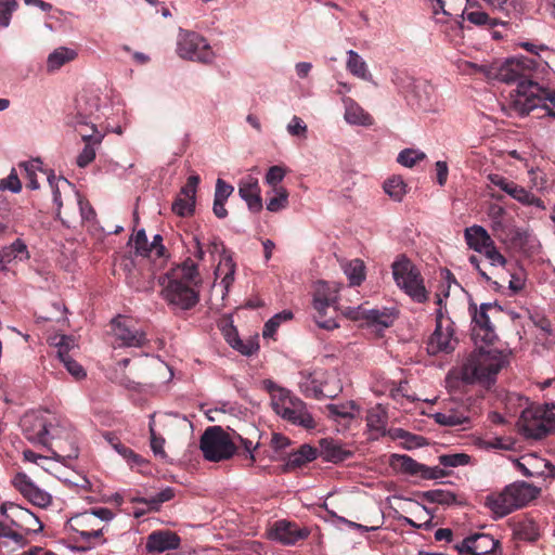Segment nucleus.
I'll return each instance as SVG.
<instances>
[{"instance_id": "1", "label": "nucleus", "mask_w": 555, "mask_h": 555, "mask_svg": "<svg viewBox=\"0 0 555 555\" xmlns=\"http://www.w3.org/2000/svg\"><path fill=\"white\" fill-rule=\"evenodd\" d=\"M199 283L197 263L191 258H186L160 280L165 300L173 309L179 310H190L197 305L199 291L196 286Z\"/></svg>"}, {"instance_id": "2", "label": "nucleus", "mask_w": 555, "mask_h": 555, "mask_svg": "<svg viewBox=\"0 0 555 555\" xmlns=\"http://www.w3.org/2000/svg\"><path fill=\"white\" fill-rule=\"evenodd\" d=\"M519 94L512 102V112L525 116L534 109L543 111L542 116L555 118V90L543 88L538 82L519 86Z\"/></svg>"}, {"instance_id": "3", "label": "nucleus", "mask_w": 555, "mask_h": 555, "mask_svg": "<svg viewBox=\"0 0 555 555\" xmlns=\"http://www.w3.org/2000/svg\"><path fill=\"white\" fill-rule=\"evenodd\" d=\"M505 364V356L496 349L482 347L474 350L463 364V375L468 380L490 382Z\"/></svg>"}, {"instance_id": "4", "label": "nucleus", "mask_w": 555, "mask_h": 555, "mask_svg": "<svg viewBox=\"0 0 555 555\" xmlns=\"http://www.w3.org/2000/svg\"><path fill=\"white\" fill-rule=\"evenodd\" d=\"M537 68V62L533 59L520 56L505 60L496 67H492L490 75L505 83H516V89L509 93L507 102L508 109L512 112V102L520 93L519 86L527 82H535L533 75Z\"/></svg>"}, {"instance_id": "5", "label": "nucleus", "mask_w": 555, "mask_h": 555, "mask_svg": "<svg viewBox=\"0 0 555 555\" xmlns=\"http://www.w3.org/2000/svg\"><path fill=\"white\" fill-rule=\"evenodd\" d=\"M396 284L414 301L423 304L428 299L424 280L417 268L406 257L401 256L391 266Z\"/></svg>"}, {"instance_id": "6", "label": "nucleus", "mask_w": 555, "mask_h": 555, "mask_svg": "<svg viewBox=\"0 0 555 555\" xmlns=\"http://www.w3.org/2000/svg\"><path fill=\"white\" fill-rule=\"evenodd\" d=\"M468 310L472 315V338L475 344L492 345L498 339L492 320L502 313V308L491 302L481 304L480 307L469 304Z\"/></svg>"}, {"instance_id": "7", "label": "nucleus", "mask_w": 555, "mask_h": 555, "mask_svg": "<svg viewBox=\"0 0 555 555\" xmlns=\"http://www.w3.org/2000/svg\"><path fill=\"white\" fill-rule=\"evenodd\" d=\"M272 408L276 414L294 425L307 429L315 427V422L307 411L306 403L285 389H279V393L272 397Z\"/></svg>"}, {"instance_id": "8", "label": "nucleus", "mask_w": 555, "mask_h": 555, "mask_svg": "<svg viewBox=\"0 0 555 555\" xmlns=\"http://www.w3.org/2000/svg\"><path fill=\"white\" fill-rule=\"evenodd\" d=\"M199 448L204 457L210 462L229 460L237 450L232 437L220 426H211L204 431Z\"/></svg>"}, {"instance_id": "9", "label": "nucleus", "mask_w": 555, "mask_h": 555, "mask_svg": "<svg viewBox=\"0 0 555 555\" xmlns=\"http://www.w3.org/2000/svg\"><path fill=\"white\" fill-rule=\"evenodd\" d=\"M336 302L337 292L325 282L319 283L313 296L314 320L319 327L331 331L339 326Z\"/></svg>"}, {"instance_id": "10", "label": "nucleus", "mask_w": 555, "mask_h": 555, "mask_svg": "<svg viewBox=\"0 0 555 555\" xmlns=\"http://www.w3.org/2000/svg\"><path fill=\"white\" fill-rule=\"evenodd\" d=\"M519 425L527 438L542 439L555 430V418L541 408L527 409L521 413Z\"/></svg>"}, {"instance_id": "11", "label": "nucleus", "mask_w": 555, "mask_h": 555, "mask_svg": "<svg viewBox=\"0 0 555 555\" xmlns=\"http://www.w3.org/2000/svg\"><path fill=\"white\" fill-rule=\"evenodd\" d=\"M112 332L115 343L119 347L141 348L147 344L145 332L137 321L131 318L119 315L112 322Z\"/></svg>"}, {"instance_id": "12", "label": "nucleus", "mask_w": 555, "mask_h": 555, "mask_svg": "<svg viewBox=\"0 0 555 555\" xmlns=\"http://www.w3.org/2000/svg\"><path fill=\"white\" fill-rule=\"evenodd\" d=\"M177 52L182 59L201 63H209L214 59V52L206 39L194 31H186L180 36Z\"/></svg>"}, {"instance_id": "13", "label": "nucleus", "mask_w": 555, "mask_h": 555, "mask_svg": "<svg viewBox=\"0 0 555 555\" xmlns=\"http://www.w3.org/2000/svg\"><path fill=\"white\" fill-rule=\"evenodd\" d=\"M442 317V311L439 309L436 315V328L427 340L426 349L429 354L449 353L455 349L457 344V340L454 338L453 323L449 321L443 326Z\"/></svg>"}, {"instance_id": "14", "label": "nucleus", "mask_w": 555, "mask_h": 555, "mask_svg": "<svg viewBox=\"0 0 555 555\" xmlns=\"http://www.w3.org/2000/svg\"><path fill=\"white\" fill-rule=\"evenodd\" d=\"M500 541L487 533H475L454 545L459 555H501Z\"/></svg>"}, {"instance_id": "15", "label": "nucleus", "mask_w": 555, "mask_h": 555, "mask_svg": "<svg viewBox=\"0 0 555 555\" xmlns=\"http://www.w3.org/2000/svg\"><path fill=\"white\" fill-rule=\"evenodd\" d=\"M21 427L26 439L34 443L49 446L54 438L50 431V423L36 413L25 414L21 420Z\"/></svg>"}, {"instance_id": "16", "label": "nucleus", "mask_w": 555, "mask_h": 555, "mask_svg": "<svg viewBox=\"0 0 555 555\" xmlns=\"http://www.w3.org/2000/svg\"><path fill=\"white\" fill-rule=\"evenodd\" d=\"M12 483L26 500L38 507H47L52 502V496L37 487L25 473H17Z\"/></svg>"}, {"instance_id": "17", "label": "nucleus", "mask_w": 555, "mask_h": 555, "mask_svg": "<svg viewBox=\"0 0 555 555\" xmlns=\"http://www.w3.org/2000/svg\"><path fill=\"white\" fill-rule=\"evenodd\" d=\"M310 531L307 528H300L297 524L279 520L269 531V538L284 545H294L298 541L307 539Z\"/></svg>"}, {"instance_id": "18", "label": "nucleus", "mask_w": 555, "mask_h": 555, "mask_svg": "<svg viewBox=\"0 0 555 555\" xmlns=\"http://www.w3.org/2000/svg\"><path fill=\"white\" fill-rule=\"evenodd\" d=\"M55 455L63 459H77L79 449L68 424L55 420Z\"/></svg>"}, {"instance_id": "19", "label": "nucleus", "mask_w": 555, "mask_h": 555, "mask_svg": "<svg viewBox=\"0 0 555 555\" xmlns=\"http://www.w3.org/2000/svg\"><path fill=\"white\" fill-rule=\"evenodd\" d=\"M435 422L441 426H461L470 421L468 408L459 402H450L441 411L433 414Z\"/></svg>"}, {"instance_id": "20", "label": "nucleus", "mask_w": 555, "mask_h": 555, "mask_svg": "<svg viewBox=\"0 0 555 555\" xmlns=\"http://www.w3.org/2000/svg\"><path fill=\"white\" fill-rule=\"evenodd\" d=\"M181 544L180 537L170 530H155L146 538L145 550L150 554L177 550Z\"/></svg>"}, {"instance_id": "21", "label": "nucleus", "mask_w": 555, "mask_h": 555, "mask_svg": "<svg viewBox=\"0 0 555 555\" xmlns=\"http://www.w3.org/2000/svg\"><path fill=\"white\" fill-rule=\"evenodd\" d=\"M238 194L246 202L250 211H261L262 199L260 196V186L257 178L247 176L241 179L238 183Z\"/></svg>"}, {"instance_id": "22", "label": "nucleus", "mask_w": 555, "mask_h": 555, "mask_svg": "<svg viewBox=\"0 0 555 555\" xmlns=\"http://www.w3.org/2000/svg\"><path fill=\"white\" fill-rule=\"evenodd\" d=\"M92 514L88 511L80 513L72 518V528L79 533L82 540L99 539L103 535V527H98Z\"/></svg>"}, {"instance_id": "23", "label": "nucleus", "mask_w": 555, "mask_h": 555, "mask_svg": "<svg viewBox=\"0 0 555 555\" xmlns=\"http://www.w3.org/2000/svg\"><path fill=\"white\" fill-rule=\"evenodd\" d=\"M99 102L100 99L94 94L87 92L80 93L75 100L76 115L74 118L76 119V124L88 126V119H91L99 111Z\"/></svg>"}, {"instance_id": "24", "label": "nucleus", "mask_w": 555, "mask_h": 555, "mask_svg": "<svg viewBox=\"0 0 555 555\" xmlns=\"http://www.w3.org/2000/svg\"><path fill=\"white\" fill-rule=\"evenodd\" d=\"M461 17L477 26H486L493 28L500 22L496 18H491L488 13L480 10L477 0H464L462 7Z\"/></svg>"}, {"instance_id": "25", "label": "nucleus", "mask_w": 555, "mask_h": 555, "mask_svg": "<svg viewBox=\"0 0 555 555\" xmlns=\"http://www.w3.org/2000/svg\"><path fill=\"white\" fill-rule=\"evenodd\" d=\"M505 488L516 509L537 499L540 493V489L525 481L514 482Z\"/></svg>"}, {"instance_id": "26", "label": "nucleus", "mask_w": 555, "mask_h": 555, "mask_svg": "<svg viewBox=\"0 0 555 555\" xmlns=\"http://www.w3.org/2000/svg\"><path fill=\"white\" fill-rule=\"evenodd\" d=\"M345 107V120L350 125L371 126L373 125V117L365 112L353 99L343 98Z\"/></svg>"}, {"instance_id": "27", "label": "nucleus", "mask_w": 555, "mask_h": 555, "mask_svg": "<svg viewBox=\"0 0 555 555\" xmlns=\"http://www.w3.org/2000/svg\"><path fill=\"white\" fill-rule=\"evenodd\" d=\"M347 315L351 319L364 318L370 324H378L384 327H389L393 322V314L387 309L378 310H361L358 308L357 310L349 309Z\"/></svg>"}, {"instance_id": "28", "label": "nucleus", "mask_w": 555, "mask_h": 555, "mask_svg": "<svg viewBox=\"0 0 555 555\" xmlns=\"http://www.w3.org/2000/svg\"><path fill=\"white\" fill-rule=\"evenodd\" d=\"M464 236L469 248L478 253H482L491 244H493V240L489 233L480 225H473L467 228L465 230Z\"/></svg>"}, {"instance_id": "29", "label": "nucleus", "mask_w": 555, "mask_h": 555, "mask_svg": "<svg viewBox=\"0 0 555 555\" xmlns=\"http://www.w3.org/2000/svg\"><path fill=\"white\" fill-rule=\"evenodd\" d=\"M321 455L327 462L340 463L351 457L352 452L345 449L343 444L333 439H322L320 441Z\"/></svg>"}, {"instance_id": "30", "label": "nucleus", "mask_w": 555, "mask_h": 555, "mask_svg": "<svg viewBox=\"0 0 555 555\" xmlns=\"http://www.w3.org/2000/svg\"><path fill=\"white\" fill-rule=\"evenodd\" d=\"M486 505L498 516L504 517L515 511V504L511 500L506 488L500 492L487 496Z\"/></svg>"}, {"instance_id": "31", "label": "nucleus", "mask_w": 555, "mask_h": 555, "mask_svg": "<svg viewBox=\"0 0 555 555\" xmlns=\"http://www.w3.org/2000/svg\"><path fill=\"white\" fill-rule=\"evenodd\" d=\"M390 466L397 472L420 477L422 472L427 470L424 464L416 462L405 454H392L390 457Z\"/></svg>"}, {"instance_id": "32", "label": "nucleus", "mask_w": 555, "mask_h": 555, "mask_svg": "<svg viewBox=\"0 0 555 555\" xmlns=\"http://www.w3.org/2000/svg\"><path fill=\"white\" fill-rule=\"evenodd\" d=\"M527 462L535 463L534 469H528L525 463H518V470L526 477L544 476L554 479L555 478V466L545 460L537 456H530Z\"/></svg>"}, {"instance_id": "33", "label": "nucleus", "mask_w": 555, "mask_h": 555, "mask_svg": "<svg viewBox=\"0 0 555 555\" xmlns=\"http://www.w3.org/2000/svg\"><path fill=\"white\" fill-rule=\"evenodd\" d=\"M514 534L518 540L535 542L541 533L539 525L532 518L519 520L514 528Z\"/></svg>"}, {"instance_id": "34", "label": "nucleus", "mask_w": 555, "mask_h": 555, "mask_svg": "<svg viewBox=\"0 0 555 555\" xmlns=\"http://www.w3.org/2000/svg\"><path fill=\"white\" fill-rule=\"evenodd\" d=\"M76 56V51L65 47H60L49 54L47 60V70L49 73L56 72L66 63L74 61Z\"/></svg>"}, {"instance_id": "35", "label": "nucleus", "mask_w": 555, "mask_h": 555, "mask_svg": "<svg viewBox=\"0 0 555 555\" xmlns=\"http://www.w3.org/2000/svg\"><path fill=\"white\" fill-rule=\"evenodd\" d=\"M433 14L437 16L442 13L444 16L461 17L464 0H429Z\"/></svg>"}, {"instance_id": "36", "label": "nucleus", "mask_w": 555, "mask_h": 555, "mask_svg": "<svg viewBox=\"0 0 555 555\" xmlns=\"http://www.w3.org/2000/svg\"><path fill=\"white\" fill-rule=\"evenodd\" d=\"M66 337H62L60 341V348L57 351V356L60 360L63 362L64 366L67 369V371L77 379L82 378L86 376V372L83 367L74 359L70 358V356L67 352V349L65 348L67 345H65Z\"/></svg>"}, {"instance_id": "37", "label": "nucleus", "mask_w": 555, "mask_h": 555, "mask_svg": "<svg viewBox=\"0 0 555 555\" xmlns=\"http://www.w3.org/2000/svg\"><path fill=\"white\" fill-rule=\"evenodd\" d=\"M0 255L7 263H11L13 260L22 261L29 259L27 246L21 238L15 240L10 246L2 248Z\"/></svg>"}, {"instance_id": "38", "label": "nucleus", "mask_w": 555, "mask_h": 555, "mask_svg": "<svg viewBox=\"0 0 555 555\" xmlns=\"http://www.w3.org/2000/svg\"><path fill=\"white\" fill-rule=\"evenodd\" d=\"M317 457V449L309 444H302L297 451L288 456L287 466L296 468L313 461Z\"/></svg>"}, {"instance_id": "39", "label": "nucleus", "mask_w": 555, "mask_h": 555, "mask_svg": "<svg viewBox=\"0 0 555 555\" xmlns=\"http://www.w3.org/2000/svg\"><path fill=\"white\" fill-rule=\"evenodd\" d=\"M506 194H508L514 199L518 201L524 205H532L540 207L542 201L535 197L532 193L527 191L525 188L518 185L514 181H512L511 186L508 188Z\"/></svg>"}, {"instance_id": "40", "label": "nucleus", "mask_w": 555, "mask_h": 555, "mask_svg": "<svg viewBox=\"0 0 555 555\" xmlns=\"http://www.w3.org/2000/svg\"><path fill=\"white\" fill-rule=\"evenodd\" d=\"M175 495H176L175 489L167 487L164 490H162L160 492H158L156 495H154L150 499H145V498L133 499V502L146 504L150 511L157 512L163 503L172 500L175 498Z\"/></svg>"}, {"instance_id": "41", "label": "nucleus", "mask_w": 555, "mask_h": 555, "mask_svg": "<svg viewBox=\"0 0 555 555\" xmlns=\"http://www.w3.org/2000/svg\"><path fill=\"white\" fill-rule=\"evenodd\" d=\"M384 191L396 202L406 194V184L400 176H392L384 182Z\"/></svg>"}, {"instance_id": "42", "label": "nucleus", "mask_w": 555, "mask_h": 555, "mask_svg": "<svg viewBox=\"0 0 555 555\" xmlns=\"http://www.w3.org/2000/svg\"><path fill=\"white\" fill-rule=\"evenodd\" d=\"M268 194H272L269 197L267 203V209L271 212H278L280 210L285 209L288 206V196L289 193L285 188H279L268 192Z\"/></svg>"}, {"instance_id": "43", "label": "nucleus", "mask_w": 555, "mask_h": 555, "mask_svg": "<svg viewBox=\"0 0 555 555\" xmlns=\"http://www.w3.org/2000/svg\"><path fill=\"white\" fill-rule=\"evenodd\" d=\"M422 498L428 503H436L441 505H451L455 503L456 496L453 492L435 489L423 492Z\"/></svg>"}, {"instance_id": "44", "label": "nucleus", "mask_w": 555, "mask_h": 555, "mask_svg": "<svg viewBox=\"0 0 555 555\" xmlns=\"http://www.w3.org/2000/svg\"><path fill=\"white\" fill-rule=\"evenodd\" d=\"M365 266L361 259H353L345 267V273L351 285H360L365 279Z\"/></svg>"}, {"instance_id": "45", "label": "nucleus", "mask_w": 555, "mask_h": 555, "mask_svg": "<svg viewBox=\"0 0 555 555\" xmlns=\"http://www.w3.org/2000/svg\"><path fill=\"white\" fill-rule=\"evenodd\" d=\"M347 68L352 75L362 79L366 78V63L353 50L348 51Z\"/></svg>"}, {"instance_id": "46", "label": "nucleus", "mask_w": 555, "mask_h": 555, "mask_svg": "<svg viewBox=\"0 0 555 555\" xmlns=\"http://www.w3.org/2000/svg\"><path fill=\"white\" fill-rule=\"evenodd\" d=\"M76 122V119L74 120ZM77 131L81 135L85 143L100 144L102 135L98 132L95 125L91 119H88V126L75 124Z\"/></svg>"}, {"instance_id": "47", "label": "nucleus", "mask_w": 555, "mask_h": 555, "mask_svg": "<svg viewBox=\"0 0 555 555\" xmlns=\"http://www.w3.org/2000/svg\"><path fill=\"white\" fill-rule=\"evenodd\" d=\"M366 423L370 429L383 433L385 430L387 417L379 408H374L367 412Z\"/></svg>"}, {"instance_id": "48", "label": "nucleus", "mask_w": 555, "mask_h": 555, "mask_svg": "<svg viewBox=\"0 0 555 555\" xmlns=\"http://www.w3.org/2000/svg\"><path fill=\"white\" fill-rule=\"evenodd\" d=\"M195 209V201L179 194L172 204V211L180 217L190 216Z\"/></svg>"}, {"instance_id": "49", "label": "nucleus", "mask_w": 555, "mask_h": 555, "mask_svg": "<svg viewBox=\"0 0 555 555\" xmlns=\"http://www.w3.org/2000/svg\"><path fill=\"white\" fill-rule=\"evenodd\" d=\"M356 409L354 403H350L349 405H336L330 404L327 405L328 414L331 417H334L336 421L345 420L350 421L356 417L353 410Z\"/></svg>"}, {"instance_id": "50", "label": "nucleus", "mask_w": 555, "mask_h": 555, "mask_svg": "<svg viewBox=\"0 0 555 555\" xmlns=\"http://www.w3.org/2000/svg\"><path fill=\"white\" fill-rule=\"evenodd\" d=\"M426 155L423 152H418L412 149H405L401 151L397 157V162L404 167L412 168L418 162L423 160Z\"/></svg>"}, {"instance_id": "51", "label": "nucleus", "mask_w": 555, "mask_h": 555, "mask_svg": "<svg viewBox=\"0 0 555 555\" xmlns=\"http://www.w3.org/2000/svg\"><path fill=\"white\" fill-rule=\"evenodd\" d=\"M470 456L466 453L442 454L439 456L440 465L444 467H459L469 463Z\"/></svg>"}, {"instance_id": "52", "label": "nucleus", "mask_w": 555, "mask_h": 555, "mask_svg": "<svg viewBox=\"0 0 555 555\" xmlns=\"http://www.w3.org/2000/svg\"><path fill=\"white\" fill-rule=\"evenodd\" d=\"M286 175V169L281 166H271L266 175V182L271 186L272 190L283 188L280 183L283 181Z\"/></svg>"}, {"instance_id": "53", "label": "nucleus", "mask_w": 555, "mask_h": 555, "mask_svg": "<svg viewBox=\"0 0 555 555\" xmlns=\"http://www.w3.org/2000/svg\"><path fill=\"white\" fill-rule=\"evenodd\" d=\"M17 7L16 0H0V26L8 27L10 25L12 13Z\"/></svg>"}, {"instance_id": "54", "label": "nucleus", "mask_w": 555, "mask_h": 555, "mask_svg": "<svg viewBox=\"0 0 555 555\" xmlns=\"http://www.w3.org/2000/svg\"><path fill=\"white\" fill-rule=\"evenodd\" d=\"M492 9L504 12L507 15L518 13L519 3L517 0H483Z\"/></svg>"}, {"instance_id": "55", "label": "nucleus", "mask_w": 555, "mask_h": 555, "mask_svg": "<svg viewBox=\"0 0 555 555\" xmlns=\"http://www.w3.org/2000/svg\"><path fill=\"white\" fill-rule=\"evenodd\" d=\"M227 336L231 346L244 356H251L259 349V345L254 340L243 341L238 337H236L234 340H231L230 334Z\"/></svg>"}, {"instance_id": "56", "label": "nucleus", "mask_w": 555, "mask_h": 555, "mask_svg": "<svg viewBox=\"0 0 555 555\" xmlns=\"http://www.w3.org/2000/svg\"><path fill=\"white\" fill-rule=\"evenodd\" d=\"M287 131L291 135L307 138L308 128L300 117L294 116L287 125Z\"/></svg>"}, {"instance_id": "57", "label": "nucleus", "mask_w": 555, "mask_h": 555, "mask_svg": "<svg viewBox=\"0 0 555 555\" xmlns=\"http://www.w3.org/2000/svg\"><path fill=\"white\" fill-rule=\"evenodd\" d=\"M114 448L116 449V451L124 457L128 461L129 464L131 465H141V463H143V459L138 455L137 453L133 452V450H131L130 448L126 447L125 444L122 443H116V444H113Z\"/></svg>"}, {"instance_id": "58", "label": "nucleus", "mask_w": 555, "mask_h": 555, "mask_svg": "<svg viewBox=\"0 0 555 555\" xmlns=\"http://www.w3.org/2000/svg\"><path fill=\"white\" fill-rule=\"evenodd\" d=\"M93 143H86L83 150L77 156V165L80 168L87 167L95 158V150Z\"/></svg>"}, {"instance_id": "59", "label": "nucleus", "mask_w": 555, "mask_h": 555, "mask_svg": "<svg viewBox=\"0 0 555 555\" xmlns=\"http://www.w3.org/2000/svg\"><path fill=\"white\" fill-rule=\"evenodd\" d=\"M487 259L490 260L492 266H502L505 267L507 263L506 258L498 250L494 243L491 244L487 249L482 251Z\"/></svg>"}, {"instance_id": "60", "label": "nucleus", "mask_w": 555, "mask_h": 555, "mask_svg": "<svg viewBox=\"0 0 555 555\" xmlns=\"http://www.w3.org/2000/svg\"><path fill=\"white\" fill-rule=\"evenodd\" d=\"M0 189L2 190H10L14 193H17L22 189V183L18 179V176L15 171V169H12L11 173L7 179H3L0 181Z\"/></svg>"}, {"instance_id": "61", "label": "nucleus", "mask_w": 555, "mask_h": 555, "mask_svg": "<svg viewBox=\"0 0 555 555\" xmlns=\"http://www.w3.org/2000/svg\"><path fill=\"white\" fill-rule=\"evenodd\" d=\"M201 179L197 175H192L188 178L185 185L182 186L179 194L195 201L196 189Z\"/></svg>"}, {"instance_id": "62", "label": "nucleus", "mask_w": 555, "mask_h": 555, "mask_svg": "<svg viewBox=\"0 0 555 555\" xmlns=\"http://www.w3.org/2000/svg\"><path fill=\"white\" fill-rule=\"evenodd\" d=\"M20 168L24 169L26 172V178L28 180L27 186L31 190H37L39 188V183L36 179V166L34 163H21Z\"/></svg>"}, {"instance_id": "63", "label": "nucleus", "mask_w": 555, "mask_h": 555, "mask_svg": "<svg viewBox=\"0 0 555 555\" xmlns=\"http://www.w3.org/2000/svg\"><path fill=\"white\" fill-rule=\"evenodd\" d=\"M234 188L222 179H218L216 182L215 198L224 201L233 193Z\"/></svg>"}, {"instance_id": "64", "label": "nucleus", "mask_w": 555, "mask_h": 555, "mask_svg": "<svg viewBox=\"0 0 555 555\" xmlns=\"http://www.w3.org/2000/svg\"><path fill=\"white\" fill-rule=\"evenodd\" d=\"M0 538H9L20 545H25V543H26L25 538L21 533H18L17 531H14L10 526H8L7 524L1 522V521H0Z\"/></svg>"}]
</instances>
